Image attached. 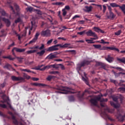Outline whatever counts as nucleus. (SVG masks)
I'll list each match as a JSON object with an SVG mask.
<instances>
[{"label": "nucleus", "instance_id": "43", "mask_svg": "<svg viewBox=\"0 0 125 125\" xmlns=\"http://www.w3.org/2000/svg\"><path fill=\"white\" fill-rule=\"evenodd\" d=\"M49 74H51L52 75H58V74H59V71H50V72H49Z\"/></svg>", "mask_w": 125, "mask_h": 125}, {"label": "nucleus", "instance_id": "48", "mask_svg": "<svg viewBox=\"0 0 125 125\" xmlns=\"http://www.w3.org/2000/svg\"><path fill=\"white\" fill-rule=\"evenodd\" d=\"M122 33V30H119L118 31L115 33V36H120Z\"/></svg>", "mask_w": 125, "mask_h": 125}, {"label": "nucleus", "instance_id": "45", "mask_svg": "<svg viewBox=\"0 0 125 125\" xmlns=\"http://www.w3.org/2000/svg\"><path fill=\"white\" fill-rule=\"evenodd\" d=\"M118 91H121V92H125V87H120L118 88Z\"/></svg>", "mask_w": 125, "mask_h": 125}, {"label": "nucleus", "instance_id": "29", "mask_svg": "<svg viewBox=\"0 0 125 125\" xmlns=\"http://www.w3.org/2000/svg\"><path fill=\"white\" fill-rule=\"evenodd\" d=\"M52 4L53 5H64V3L62 2H56L52 3Z\"/></svg>", "mask_w": 125, "mask_h": 125}, {"label": "nucleus", "instance_id": "25", "mask_svg": "<svg viewBox=\"0 0 125 125\" xmlns=\"http://www.w3.org/2000/svg\"><path fill=\"white\" fill-rule=\"evenodd\" d=\"M50 68H51V65H48L44 66V67L41 68L40 70L41 71H44L45 70H48V69H50Z\"/></svg>", "mask_w": 125, "mask_h": 125}, {"label": "nucleus", "instance_id": "58", "mask_svg": "<svg viewBox=\"0 0 125 125\" xmlns=\"http://www.w3.org/2000/svg\"><path fill=\"white\" fill-rule=\"evenodd\" d=\"M65 52H76L75 50H65Z\"/></svg>", "mask_w": 125, "mask_h": 125}, {"label": "nucleus", "instance_id": "61", "mask_svg": "<svg viewBox=\"0 0 125 125\" xmlns=\"http://www.w3.org/2000/svg\"><path fill=\"white\" fill-rule=\"evenodd\" d=\"M90 40H98V37L97 36V35H96V36H94V38H90Z\"/></svg>", "mask_w": 125, "mask_h": 125}, {"label": "nucleus", "instance_id": "12", "mask_svg": "<svg viewBox=\"0 0 125 125\" xmlns=\"http://www.w3.org/2000/svg\"><path fill=\"white\" fill-rule=\"evenodd\" d=\"M50 35L49 30H43L41 32V36L42 37H48Z\"/></svg>", "mask_w": 125, "mask_h": 125}, {"label": "nucleus", "instance_id": "60", "mask_svg": "<svg viewBox=\"0 0 125 125\" xmlns=\"http://www.w3.org/2000/svg\"><path fill=\"white\" fill-rule=\"evenodd\" d=\"M103 12L104 13H105V11H106V9H107V7L105 5H103Z\"/></svg>", "mask_w": 125, "mask_h": 125}, {"label": "nucleus", "instance_id": "16", "mask_svg": "<svg viewBox=\"0 0 125 125\" xmlns=\"http://www.w3.org/2000/svg\"><path fill=\"white\" fill-rule=\"evenodd\" d=\"M105 59L109 63H112L114 61V57L111 56V54L108 55L107 57H105Z\"/></svg>", "mask_w": 125, "mask_h": 125}, {"label": "nucleus", "instance_id": "2", "mask_svg": "<svg viewBox=\"0 0 125 125\" xmlns=\"http://www.w3.org/2000/svg\"><path fill=\"white\" fill-rule=\"evenodd\" d=\"M55 89L57 90H59L58 91V93H61L62 94H68L69 93H75V92L72 91L74 90V89L70 87L63 86L62 85H57L55 87Z\"/></svg>", "mask_w": 125, "mask_h": 125}, {"label": "nucleus", "instance_id": "6", "mask_svg": "<svg viewBox=\"0 0 125 125\" xmlns=\"http://www.w3.org/2000/svg\"><path fill=\"white\" fill-rule=\"evenodd\" d=\"M90 64V62L89 61H87L86 60H83V62L77 65V69L79 71H81V69H82V67H84L85 65H89Z\"/></svg>", "mask_w": 125, "mask_h": 125}, {"label": "nucleus", "instance_id": "56", "mask_svg": "<svg viewBox=\"0 0 125 125\" xmlns=\"http://www.w3.org/2000/svg\"><path fill=\"white\" fill-rule=\"evenodd\" d=\"M107 101H108V99H104L103 98L101 100V102H107Z\"/></svg>", "mask_w": 125, "mask_h": 125}, {"label": "nucleus", "instance_id": "19", "mask_svg": "<svg viewBox=\"0 0 125 125\" xmlns=\"http://www.w3.org/2000/svg\"><path fill=\"white\" fill-rule=\"evenodd\" d=\"M31 49H39L40 50H42L44 48V44H41V46L39 47V45H37L35 47H33L31 48Z\"/></svg>", "mask_w": 125, "mask_h": 125}, {"label": "nucleus", "instance_id": "57", "mask_svg": "<svg viewBox=\"0 0 125 125\" xmlns=\"http://www.w3.org/2000/svg\"><path fill=\"white\" fill-rule=\"evenodd\" d=\"M62 70H65V66L62 64H59Z\"/></svg>", "mask_w": 125, "mask_h": 125}, {"label": "nucleus", "instance_id": "7", "mask_svg": "<svg viewBox=\"0 0 125 125\" xmlns=\"http://www.w3.org/2000/svg\"><path fill=\"white\" fill-rule=\"evenodd\" d=\"M108 49H110V50H114L115 51H117V52H120V50L118 48H116L115 47H106L104 46L102 48H101L100 50H108Z\"/></svg>", "mask_w": 125, "mask_h": 125}, {"label": "nucleus", "instance_id": "54", "mask_svg": "<svg viewBox=\"0 0 125 125\" xmlns=\"http://www.w3.org/2000/svg\"><path fill=\"white\" fill-rule=\"evenodd\" d=\"M17 59L19 62H20V63H22V59H23V58L21 57H17Z\"/></svg>", "mask_w": 125, "mask_h": 125}, {"label": "nucleus", "instance_id": "64", "mask_svg": "<svg viewBox=\"0 0 125 125\" xmlns=\"http://www.w3.org/2000/svg\"><path fill=\"white\" fill-rule=\"evenodd\" d=\"M8 59H9V60H13L15 59V58L11 57L10 56H8Z\"/></svg>", "mask_w": 125, "mask_h": 125}, {"label": "nucleus", "instance_id": "15", "mask_svg": "<svg viewBox=\"0 0 125 125\" xmlns=\"http://www.w3.org/2000/svg\"><path fill=\"white\" fill-rule=\"evenodd\" d=\"M83 10L84 11V12H91V11H92V6H85L84 8L83 9Z\"/></svg>", "mask_w": 125, "mask_h": 125}, {"label": "nucleus", "instance_id": "8", "mask_svg": "<svg viewBox=\"0 0 125 125\" xmlns=\"http://www.w3.org/2000/svg\"><path fill=\"white\" fill-rule=\"evenodd\" d=\"M89 89H90V88H88V89H85L84 90V92L83 93V94L82 95L80 93H79L78 94L77 96H78L79 100H80V101H82V100L83 99V96H84V94L85 93H90V91H89Z\"/></svg>", "mask_w": 125, "mask_h": 125}, {"label": "nucleus", "instance_id": "41", "mask_svg": "<svg viewBox=\"0 0 125 125\" xmlns=\"http://www.w3.org/2000/svg\"><path fill=\"white\" fill-rule=\"evenodd\" d=\"M33 9H34V8H33V7L31 6L28 7L27 8H26V10L27 12L29 11V12H32V11H33Z\"/></svg>", "mask_w": 125, "mask_h": 125}, {"label": "nucleus", "instance_id": "31", "mask_svg": "<svg viewBox=\"0 0 125 125\" xmlns=\"http://www.w3.org/2000/svg\"><path fill=\"white\" fill-rule=\"evenodd\" d=\"M112 68L113 69H115L116 70H118V71H119V72H124V71H125L124 69L120 67H113Z\"/></svg>", "mask_w": 125, "mask_h": 125}, {"label": "nucleus", "instance_id": "44", "mask_svg": "<svg viewBox=\"0 0 125 125\" xmlns=\"http://www.w3.org/2000/svg\"><path fill=\"white\" fill-rule=\"evenodd\" d=\"M85 42H87V43H95V42L91 40L86 39Z\"/></svg>", "mask_w": 125, "mask_h": 125}, {"label": "nucleus", "instance_id": "3", "mask_svg": "<svg viewBox=\"0 0 125 125\" xmlns=\"http://www.w3.org/2000/svg\"><path fill=\"white\" fill-rule=\"evenodd\" d=\"M124 98V96L121 94H118L117 96L113 97L112 99L114 102L110 101L111 105L114 108H119L120 105L118 102V100L120 99V103L123 104V101Z\"/></svg>", "mask_w": 125, "mask_h": 125}, {"label": "nucleus", "instance_id": "51", "mask_svg": "<svg viewBox=\"0 0 125 125\" xmlns=\"http://www.w3.org/2000/svg\"><path fill=\"white\" fill-rule=\"evenodd\" d=\"M0 107H1V108H4V109L7 107V106H6V104H0Z\"/></svg>", "mask_w": 125, "mask_h": 125}, {"label": "nucleus", "instance_id": "52", "mask_svg": "<svg viewBox=\"0 0 125 125\" xmlns=\"http://www.w3.org/2000/svg\"><path fill=\"white\" fill-rule=\"evenodd\" d=\"M62 12L63 16H66V15L67 14V11H66V10H65V9H62Z\"/></svg>", "mask_w": 125, "mask_h": 125}, {"label": "nucleus", "instance_id": "11", "mask_svg": "<svg viewBox=\"0 0 125 125\" xmlns=\"http://www.w3.org/2000/svg\"><path fill=\"white\" fill-rule=\"evenodd\" d=\"M11 80L13 82H19V81H24V79L23 77H16L15 76H11Z\"/></svg>", "mask_w": 125, "mask_h": 125}, {"label": "nucleus", "instance_id": "1", "mask_svg": "<svg viewBox=\"0 0 125 125\" xmlns=\"http://www.w3.org/2000/svg\"><path fill=\"white\" fill-rule=\"evenodd\" d=\"M59 46L60 48H73L72 46H71V43H65L63 45L61 44H58L52 46L51 47L46 48V51L48 52H53V51H57L59 50V48H57Z\"/></svg>", "mask_w": 125, "mask_h": 125}, {"label": "nucleus", "instance_id": "62", "mask_svg": "<svg viewBox=\"0 0 125 125\" xmlns=\"http://www.w3.org/2000/svg\"><path fill=\"white\" fill-rule=\"evenodd\" d=\"M52 25H58V21L56 20L54 21V22L52 23Z\"/></svg>", "mask_w": 125, "mask_h": 125}, {"label": "nucleus", "instance_id": "20", "mask_svg": "<svg viewBox=\"0 0 125 125\" xmlns=\"http://www.w3.org/2000/svg\"><path fill=\"white\" fill-rule=\"evenodd\" d=\"M93 29L95 32H97V33H101L102 34H104V33H105V32L102 30L101 29H100L99 27H94Z\"/></svg>", "mask_w": 125, "mask_h": 125}, {"label": "nucleus", "instance_id": "17", "mask_svg": "<svg viewBox=\"0 0 125 125\" xmlns=\"http://www.w3.org/2000/svg\"><path fill=\"white\" fill-rule=\"evenodd\" d=\"M2 20L5 23L6 26H7V27H9V26H10L11 22L9 20L6 19L5 18H2Z\"/></svg>", "mask_w": 125, "mask_h": 125}, {"label": "nucleus", "instance_id": "9", "mask_svg": "<svg viewBox=\"0 0 125 125\" xmlns=\"http://www.w3.org/2000/svg\"><path fill=\"white\" fill-rule=\"evenodd\" d=\"M16 51L17 52H24L25 50H26L25 49H20L17 47H14L12 50V54L14 56H15V53L14 52V51Z\"/></svg>", "mask_w": 125, "mask_h": 125}, {"label": "nucleus", "instance_id": "14", "mask_svg": "<svg viewBox=\"0 0 125 125\" xmlns=\"http://www.w3.org/2000/svg\"><path fill=\"white\" fill-rule=\"evenodd\" d=\"M86 35L87 37H96V33L92 32V30H89L88 31L86 32Z\"/></svg>", "mask_w": 125, "mask_h": 125}, {"label": "nucleus", "instance_id": "39", "mask_svg": "<svg viewBox=\"0 0 125 125\" xmlns=\"http://www.w3.org/2000/svg\"><path fill=\"white\" fill-rule=\"evenodd\" d=\"M51 66L52 68H54L55 69H58V68H59V64H51Z\"/></svg>", "mask_w": 125, "mask_h": 125}, {"label": "nucleus", "instance_id": "21", "mask_svg": "<svg viewBox=\"0 0 125 125\" xmlns=\"http://www.w3.org/2000/svg\"><path fill=\"white\" fill-rule=\"evenodd\" d=\"M56 54H50L46 58L48 59V60H51L52 59H54V58H56Z\"/></svg>", "mask_w": 125, "mask_h": 125}, {"label": "nucleus", "instance_id": "49", "mask_svg": "<svg viewBox=\"0 0 125 125\" xmlns=\"http://www.w3.org/2000/svg\"><path fill=\"white\" fill-rule=\"evenodd\" d=\"M9 8H10L11 10H12L13 14H15V10H14V8H13V7L10 5L9 6Z\"/></svg>", "mask_w": 125, "mask_h": 125}, {"label": "nucleus", "instance_id": "24", "mask_svg": "<svg viewBox=\"0 0 125 125\" xmlns=\"http://www.w3.org/2000/svg\"><path fill=\"white\" fill-rule=\"evenodd\" d=\"M12 120H13V123L14 125H18V121L16 120V117L15 116H12Z\"/></svg>", "mask_w": 125, "mask_h": 125}, {"label": "nucleus", "instance_id": "42", "mask_svg": "<svg viewBox=\"0 0 125 125\" xmlns=\"http://www.w3.org/2000/svg\"><path fill=\"white\" fill-rule=\"evenodd\" d=\"M11 67V65H10L8 63H7L5 65H4L3 66V68L4 69H5V68H6V69H7V70H9V68H10Z\"/></svg>", "mask_w": 125, "mask_h": 125}, {"label": "nucleus", "instance_id": "23", "mask_svg": "<svg viewBox=\"0 0 125 125\" xmlns=\"http://www.w3.org/2000/svg\"><path fill=\"white\" fill-rule=\"evenodd\" d=\"M98 66H101L104 70H107L106 68V64L103 62H98L97 63Z\"/></svg>", "mask_w": 125, "mask_h": 125}, {"label": "nucleus", "instance_id": "22", "mask_svg": "<svg viewBox=\"0 0 125 125\" xmlns=\"http://www.w3.org/2000/svg\"><path fill=\"white\" fill-rule=\"evenodd\" d=\"M117 60L119 63H123L125 64V57H122V58H117Z\"/></svg>", "mask_w": 125, "mask_h": 125}, {"label": "nucleus", "instance_id": "30", "mask_svg": "<svg viewBox=\"0 0 125 125\" xmlns=\"http://www.w3.org/2000/svg\"><path fill=\"white\" fill-rule=\"evenodd\" d=\"M108 18H109V19H113V18H115V15H114V13H113L112 11H109V16H108Z\"/></svg>", "mask_w": 125, "mask_h": 125}, {"label": "nucleus", "instance_id": "4", "mask_svg": "<svg viewBox=\"0 0 125 125\" xmlns=\"http://www.w3.org/2000/svg\"><path fill=\"white\" fill-rule=\"evenodd\" d=\"M98 101H101V97L100 95L94 98H91L89 100L91 106H96V107H98Z\"/></svg>", "mask_w": 125, "mask_h": 125}, {"label": "nucleus", "instance_id": "5", "mask_svg": "<svg viewBox=\"0 0 125 125\" xmlns=\"http://www.w3.org/2000/svg\"><path fill=\"white\" fill-rule=\"evenodd\" d=\"M106 111L108 112V113H114V110L110 109L109 108L106 107L105 108H104V110L103 112V115L104 116V117L106 118V119H108V120H109V121H114V119H112L111 118V117H110V116H109V115H108V114H107V113L106 112Z\"/></svg>", "mask_w": 125, "mask_h": 125}, {"label": "nucleus", "instance_id": "28", "mask_svg": "<svg viewBox=\"0 0 125 125\" xmlns=\"http://www.w3.org/2000/svg\"><path fill=\"white\" fill-rule=\"evenodd\" d=\"M14 7L15 8V9L17 12H19L20 11V8L19 7V6L16 4H14Z\"/></svg>", "mask_w": 125, "mask_h": 125}, {"label": "nucleus", "instance_id": "18", "mask_svg": "<svg viewBox=\"0 0 125 125\" xmlns=\"http://www.w3.org/2000/svg\"><path fill=\"white\" fill-rule=\"evenodd\" d=\"M31 85H34V86H47V85L45 84H42L41 83H31Z\"/></svg>", "mask_w": 125, "mask_h": 125}, {"label": "nucleus", "instance_id": "10", "mask_svg": "<svg viewBox=\"0 0 125 125\" xmlns=\"http://www.w3.org/2000/svg\"><path fill=\"white\" fill-rule=\"evenodd\" d=\"M39 36H40V33H36L34 36V38L29 42L28 44H31V43H35V42H36L38 41V39H39Z\"/></svg>", "mask_w": 125, "mask_h": 125}, {"label": "nucleus", "instance_id": "50", "mask_svg": "<svg viewBox=\"0 0 125 125\" xmlns=\"http://www.w3.org/2000/svg\"><path fill=\"white\" fill-rule=\"evenodd\" d=\"M52 42H53V39H52L48 41L47 42V44L48 45H50V44Z\"/></svg>", "mask_w": 125, "mask_h": 125}, {"label": "nucleus", "instance_id": "32", "mask_svg": "<svg viewBox=\"0 0 125 125\" xmlns=\"http://www.w3.org/2000/svg\"><path fill=\"white\" fill-rule=\"evenodd\" d=\"M44 53H45V51L44 50H42L40 52H37V54L39 55V56H42Z\"/></svg>", "mask_w": 125, "mask_h": 125}, {"label": "nucleus", "instance_id": "47", "mask_svg": "<svg viewBox=\"0 0 125 125\" xmlns=\"http://www.w3.org/2000/svg\"><path fill=\"white\" fill-rule=\"evenodd\" d=\"M20 22H21V19L20 18H18L15 21V23L16 24H17V23H20Z\"/></svg>", "mask_w": 125, "mask_h": 125}, {"label": "nucleus", "instance_id": "53", "mask_svg": "<svg viewBox=\"0 0 125 125\" xmlns=\"http://www.w3.org/2000/svg\"><path fill=\"white\" fill-rule=\"evenodd\" d=\"M77 34H78V35H80V36H82V35H83V34H85V30L81 31L80 32H78Z\"/></svg>", "mask_w": 125, "mask_h": 125}, {"label": "nucleus", "instance_id": "34", "mask_svg": "<svg viewBox=\"0 0 125 125\" xmlns=\"http://www.w3.org/2000/svg\"><path fill=\"white\" fill-rule=\"evenodd\" d=\"M52 79H55V76H52L49 75L48 76L47 78H46L47 81H48L49 82H50Z\"/></svg>", "mask_w": 125, "mask_h": 125}, {"label": "nucleus", "instance_id": "38", "mask_svg": "<svg viewBox=\"0 0 125 125\" xmlns=\"http://www.w3.org/2000/svg\"><path fill=\"white\" fill-rule=\"evenodd\" d=\"M21 71L23 72H27V73H32L33 74H35V72L34 71H32L29 69H22Z\"/></svg>", "mask_w": 125, "mask_h": 125}, {"label": "nucleus", "instance_id": "36", "mask_svg": "<svg viewBox=\"0 0 125 125\" xmlns=\"http://www.w3.org/2000/svg\"><path fill=\"white\" fill-rule=\"evenodd\" d=\"M23 77L24 79H26L27 80H30V79H31V76L27 75L26 73H23Z\"/></svg>", "mask_w": 125, "mask_h": 125}, {"label": "nucleus", "instance_id": "59", "mask_svg": "<svg viewBox=\"0 0 125 125\" xmlns=\"http://www.w3.org/2000/svg\"><path fill=\"white\" fill-rule=\"evenodd\" d=\"M120 72L119 73L116 72L115 74H114L115 78H118L120 77Z\"/></svg>", "mask_w": 125, "mask_h": 125}, {"label": "nucleus", "instance_id": "37", "mask_svg": "<svg viewBox=\"0 0 125 125\" xmlns=\"http://www.w3.org/2000/svg\"><path fill=\"white\" fill-rule=\"evenodd\" d=\"M120 8L122 10L123 13L125 14V4H123L122 6H120Z\"/></svg>", "mask_w": 125, "mask_h": 125}, {"label": "nucleus", "instance_id": "33", "mask_svg": "<svg viewBox=\"0 0 125 125\" xmlns=\"http://www.w3.org/2000/svg\"><path fill=\"white\" fill-rule=\"evenodd\" d=\"M110 6H111V7H119L121 6H120V5H118L117 4V3H111L110 4Z\"/></svg>", "mask_w": 125, "mask_h": 125}, {"label": "nucleus", "instance_id": "26", "mask_svg": "<svg viewBox=\"0 0 125 125\" xmlns=\"http://www.w3.org/2000/svg\"><path fill=\"white\" fill-rule=\"evenodd\" d=\"M0 12L2 16H8V15L6 14L4 10L0 8Z\"/></svg>", "mask_w": 125, "mask_h": 125}, {"label": "nucleus", "instance_id": "13", "mask_svg": "<svg viewBox=\"0 0 125 125\" xmlns=\"http://www.w3.org/2000/svg\"><path fill=\"white\" fill-rule=\"evenodd\" d=\"M31 24H32V26L30 29L29 31V33H28V35L29 36L30 35H31V31L33 30L34 32H35V31H36V29L37 28V27H38V26L36 25V23H34L33 21H31Z\"/></svg>", "mask_w": 125, "mask_h": 125}, {"label": "nucleus", "instance_id": "55", "mask_svg": "<svg viewBox=\"0 0 125 125\" xmlns=\"http://www.w3.org/2000/svg\"><path fill=\"white\" fill-rule=\"evenodd\" d=\"M31 79L34 82H38V81L39 80V78L36 77H32Z\"/></svg>", "mask_w": 125, "mask_h": 125}, {"label": "nucleus", "instance_id": "27", "mask_svg": "<svg viewBox=\"0 0 125 125\" xmlns=\"http://www.w3.org/2000/svg\"><path fill=\"white\" fill-rule=\"evenodd\" d=\"M82 80L83 81V82H84L86 84H87V85H88L89 87H91V86L90 85V84H89V83H88V81H87L86 79H85L83 77H82Z\"/></svg>", "mask_w": 125, "mask_h": 125}, {"label": "nucleus", "instance_id": "35", "mask_svg": "<svg viewBox=\"0 0 125 125\" xmlns=\"http://www.w3.org/2000/svg\"><path fill=\"white\" fill-rule=\"evenodd\" d=\"M93 46L97 49H101V45L100 44H93Z\"/></svg>", "mask_w": 125, "mask_h": 125}, {"label": "nucleus", "instance_id": "40", "mask_svg": "<svg viewBox=\"0 0 125 125\" xmlns=\"http://www.w3.org/2000/svg\"><path fill=\"white\" fill-rule=\"evenodd\" d=\"M35 52H37V50H32L27 51L26 52V53H27V54H31V53H35Z\"/></svg>", "mask_w": 125, "mask_h": 125}, {"label": "nucleus", "instance_id": "46", "mask_svg": "<svg viewBox=\"0 0 125 125\" xmlns=\"http://www.w3.org/2000/svg\"><path fill=\"white\" fill-rule=\"evenodd\" d=\"M69 101H75V98L73 96H70L69 97Z\"/></svg>", "mask_w": 125, "mask_h": 125}, {"label": "nucleus", "instance_id": "63", "mask_svg": "<svg viewBox=\"0 0 125 125\" xmlns=\"http://www.w3.org/2000/svg\"><path fill=\"white\" fill-rule=\"evenodd\" d=\"M64 9H65V10H66V9L67 10H69L70 9V6H69V5L65 6Z\"/></svg>", "mask_w": 125, "mask_h": 125}]
</instances>
